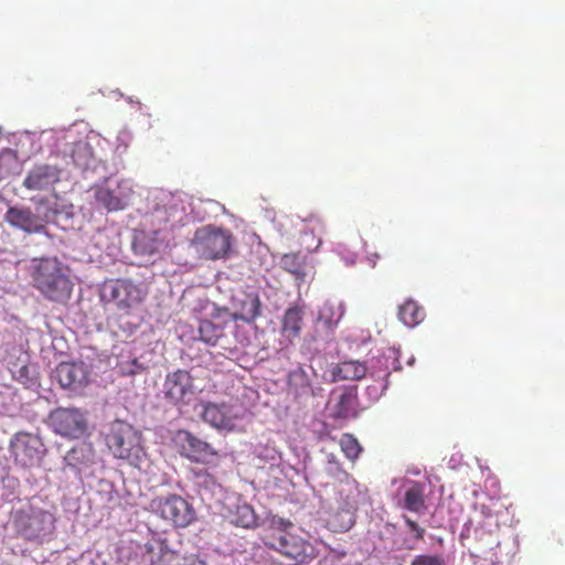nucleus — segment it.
Returning <instances> with one entry per match:
<instances>
[{"label": "nucleus", "mask_w": 565, "mask_h": 565, "mask_svg": "<svg viewBox=\"0 0 565 565\" xmlns=\"http://www.w3.org/2000/svg\"><path fill=\"white\" fill-rule=\"evenodd\" d=\"M166 214H167L166 210L157 209L152 216L156 217L159 221L160 220H164L166 222H168V218L164 217Z\"/></svg>", "instance_id": "obj_39"}, {"label": "nucleus", "mask_w": 565, "mask_h": 565, "mask_svg": "<svg viewBox=\"0 0 565 565\" xmlns=\"http://www.w3.org/2000/svg\"><path fill=\"white\" fill-rule=\"evenodd\" d=\"M49 418L54 431L64 437L79 438L86 430V419L76 408H57Z\"/></svg>", "instance_id": "obj_11"}, {"label": "nucleus", "mask_w": 565, "mask_h": 565, "mask_svg": "<svg viewBox=\"0 0 565 565\" xmlns=\"http://www.w3.org/2000/svg\"><path fill=\"white\" fill-rule=\"evenodd\" d=\"M411 565H445V561L440 555L420 554L413 558Z\"/></svg>", "instance_id": "obj_34"}, {"label": "nucleus", "mask_w": 565, "mask_h": 565, "mask_svg": "<svg viewBox=\"0 0 565 565\" xmlns=\"http://www.w3.org/2000/svg\"><path fill=\"white\" fill-rule=\"evenodd\" d=\"M54 379L64 388H77L88 382V371L83 362H61L54 370Z\"/></svg>", "instance_id": "obj_16"}, {"label": "nucleus", "mask_w": 565, "mask_h": 565, "mask_svg": "<svg viewBox=\"0 0 565 565\" xmlns=\"http://www.w3.org/2000/svg\"><path fill=\"white\" fill-rule=\"evenodd\" d=\"M371 375H372V377L377 376V379L380 380V390H381V393H383L387 388V385H388L390 372L384 371L382 374H376L375 372H372Z\"/></svg>", "instance_id": "obj_37"}, {"label": "nucleus", "mask_w": 565, "mask_h": 565, "mask_svg": "<svg viewBox=\"0 0 565 565\" xmlns=\"http://www.w3.org/2000/svg\"><path fill=\"white\" fill-rule=\"evenodd\" d=\"M355 511L334 502L331 508L327 524L333 532H347L355 523Z\"/></svg>", "instance_id": "obj_19"}, {"label": "nucleus", "mask_w": 565, "mask_h": 565, "mask_svg": "<svg viewBox=\"0 0 565 565\" xmlns=\"http://www.w3.org/2000/svg\"><path fill=\"white\" fill-rule=\"evenodd\" d=\"M403 520L407 529L414 534L416 541H423L425 536V529L422 527L417 522L413 521L407 515H403Z\"/></svg>", "instance_id": "obj_35"}, {"label": "nucleus", "mask_w": 565, "mask_h": 565, "mask_svg": "<svg viewBox=\"0 0 565 565\" xmlns=\"http://www.w3.org/2000/svg\"><path fill=\"white\" fill-rule=\"evenodd\" d=\"M223 337V328L212 320H201L199 324V338L206 344L215 345Z\"/></svg>", "instance_id": "obj_26"}, {"label": "nucleus", "mask_w": 565, "mask_h": 565, "mask_svg": "<svg viewBox=\"0 0 565 565\" xmlns=\"http://www.w3.org/2000/svg\"><path fill=\"white\" fill-rule=\"evenodd\" d=\"M10 372L12 374V377L18 382H20L24 385H29L32 383L30 367L26 364H22V365L14 364L10 369Z\"/></svg>", "instance_id": "obj_33"}, {"label": "nucleus", "mask_w": 565, "mask_h": 565, "mask_svg": "<svg viewBox=\"0 0 565 565\" xmlns=\"http://www.w3.org/2000/svg\"><path fill=\"white\" fill-rule=\"evenodd\" d=\"M341 318L342 312L340 310H335L333 305L327 302L319 310L318 321L323 323L327 329L332 330Z\"/></svg>", "instance_id": "obj_28"}, {"label": "nucleus", "mask_w": 565, "mask_h": 565, "mask_svg": "<svg viewBox=\"0 0 565 565\" xmlns=\"http://www.w3.org/2000/svg\"><path fill=\"white\" fill-rule=\"evenodd\" d=\"M105 441L115 458L135 467L140 465L145 455L142 435L132 425L125 420H114L105 435Z\"/></svg>", "instance_id": "obj_3"}, {"label": "nucleus", "mask_w": 565, "mask_h": 565, "mask_svg": "<svg viewBox=\"0 0 565 565\" xmlns=\"http://www.w3.org/2000/svg\"><path fill=\"white\" fill-rule=\"evenodd\" d=\"M280 266L297 278L305 276V260L298 253L285 254L280 259Z\"/></svg>", "instance_id": "obj_27"}, {"label": "nucleus", "mask_w": 565, "mask_h": 565, "mask_svg": "<svg viewBox=\"0 0 565 565\" xmlns=\"http://www.w3.org/2000/svg\"><path fill=\"white\" fill-rule=\"evenodd\" d=\"M61 181V169L51 164L34 166L23 180L30 191H47Z\"/></svg>", "instance_id": "obj_14"}, {"label": "nucleus", "mask_w": 565, "mask_h": 565, "mask_svg": "<svg viewBox=\"0 0 565 565\" xmlns=\"http://www.w3.org/2000/svg\"><path fill=\"white\" fill-rule=\"evenodd\" d=\"M153 234H154V239H153V244L150 246V248L148 250L149 254H153V253L158 252L160 246L163 243V238L159 237V235L161 234V230L153 231Z\"/></svg>", "instance_id": "obj_38"}, {"label": "nucleus", "mask_w": 565, "mask_h": 565, "mask_svg": "<svg viewBox=\"0 0 565 565\" xmlns=\"http://www.w3.org/2000/svg\"><path fill=\"white\" fill-rule=\"evenodd\" d=\"M10 452L15 465L24 469H31L41 463L46 448L40 436L18 431L10 440Z\"/></svg>", "instance_id": "obj_7"}, {"label": "nucleus", "mask_w": 565, "mask_h": 565, "mask_svg": "<svg viewBox=\"0 0 565 565\" xmlns=\"http://www.w3.org/2000/svg\"><path fill=\"white\" fill-rule=\"evenodd\" d=\"M4 221L29 234L42 233L45 230L43 218L29 207L10 206L4 215Z\"/></svg>", "instance_id": "obj_15"}, {"label": "nucleus", "mask_w": 565, "mask_h": 565, "mask_svg": "<svg viewBox=\"0 0 565 565\" xmlns=\"http://www.w3.org/2000/svg\"><path fill=\"white\" fill-rule=\"evenodd\" d=\"M425 316V309L413 299L405 300L398 309L399 320L409 328L418 326Z\"/></svg>", "instance_id": "obj_22"}, {"label": "nucleus", "mask_w": 565, "mask_h": 565, "mask_svg": "<svg viewBox=\"0 0 565 565\" xmlns=\"http://www.w3.org/2000/svg\"><path fill=\"white\" fill-rule=\"evenodd\" d=\"M341 475L334 502L356 512L364 499V493L353 477L345 471H342Z\"/></svg>", "instance_id": "obj_17"}, {"label": "nucleus", "mask_w": 565, "mask_h": 565, "mask_svg": "<svg viewBox=\"0 0 565 565\" xmlns=\"http://www.w3.org/2000/svg\"><path fill=\"white\" fill-rule=\"evenodd\" d=\"M335 418H351L358 415V394L354 388H345L337 397L333 406Z\"/></svg>", "instance_id": "obj_21"}, {"label": "nucleus", "mask_w": 565, "mask_h": 565, "mask_svg": "<svg viewBox=\"0 0 565 565\" xmlns=\"http://www.w3.org/2000/svg\"><path fill=\"white\" fill-rule=\"evenodd\" d=\"M96 200L108 211H118L124 207L121 200L109 189H99L96 192Z\"/></svg>", "instance_id": "obj_29"}, {"label": "nucleus", "mask_w": 565, "mask_h": 565, "mask_svg": "<svg viewBox=\"0 0 565 565\" xmlns=\"http://www.w3.org/2000/svg\"><path fill=\"white\" fill-rule=\"evenodd\" d=\"M367 373L365 364L359 361H344L337 365L333 376L341 381H359Z\"/></svg>", "instance_id": "obj_23"}, {"label": "nucleus", "mask_w": 565, "mask_h": 565, "mask_svg": "<svg viewBox=\"0 0 565 565\" xmlns=\"http://www.w3.org/2000/svg\"><path fill=\"white\" fill-rule=\"evenodd\" d=\"M303 322V311L300 307L288 308L281 319V334L289 342L300 337Z\"/></svg>", "instance_id": "obj_20"}, {"label": "nucleus", "mask_w": 565, "mask_h": 565, "mask_svg": "<svg viewBox=\"0 0 565 565\" xmlns=\"http://www.w3.org/2000/svg\"><path fill=\"white\" fill-rule=\"evenodd\" d=\"M192 473L193 480L199 487L211 488L216 484V478L206 469H194Z\"/></svg>", "instance_id": "obj_32"}, {"label": "nucleus", "mask_w": 565, "mask_h": 565, "mask_svg": "<svg viewBox=\"0 0 565 565\" xmlns=\"http://www.w3.org/2000/svg\"><path fill=\"white\" fill-rule=\"evenodd\" d=\"M402 508L415 513L425 510L424 486L422 483L413 482L412 486L406 489Z\"/></svg>", "instance_id": "obj_24"}, {"label": "nucleus", "mask_w": 565, "mask_h": 565, "mask_svg": "<svg viewBox=\"0 0 565 565\" xmlns=\"http://www.w3.org/2000/svg\"><path fill=\"white\" fill-rule=\"evenodd\" d=\"M258 518L248 503L237 504L231 513V523L244 529H252L257 525Z\"/></svg>", "instance_id": "obj_25"}, {"label": "nucleus", "mask_w": 565, "mask_h": 565, "mask_svg": "<svg viewBox=\"0 0 565 565\" xmlns=\"http://www.w3.org/2000/svg\"><path fill=\"white\" fill-rule=\"evenodd\" d=\"M162 392L170 404L178 407L188 405L195 394L193 377L185 370L170 372L166 375Z\"/></svg>", "instance_id": "obj_10"}, {"label": "nucleus", "mask_w": 565, "mask_h": 565, "mask_svg": "<svg viewBox=\"0 0 565 565\" xmlns=\"http://www.w3.org/2000/svg\"><path fill=\"white\" fill-rule=\"evenodd\" d=\"M175 441L180 455L193 462L204 465H216L218 452L206 441L198 438L188 430H179Z\"/></svg>", "instance_id": "obj_9"}, {"label": "nucleus", "mask_w": 565, "mask_h": 565, "mask_svg": "<svg viewBox=\"0 0 565 565\" xmlns=\"http://www.w3.org/2000/svg\"><path fill=\"white\" fill-rule=\"evenodd\" d=\"M340 446L345 456L351 460L356 459L362 450L358 439L351 434H343L341 436Z\"/></svg>", "instance_id": "obj_30"}, {"label": "nucleus", "mask_w": 565, "mask_h": 565, "mask_svg": "<svg viewBox=\"0 0 565 565\" xmlns=\"http://www.w3.org/2000/svg\"><path fill=\"white\" fill-rule=\"evenodd\" d=\"M151 511L175 527H186L195 520V511L190 503L178 494L154 498L150 503Z\"/></svg>", "instance_id": "obj_8"}, {"label": "nucleus", "mask_w": 565, "mask_h": 565, "mask_svg": "<svg viewBox=\"0 0 565 565\" xmlns=\"http://www.w3.org/2000/svg\"><path fill=\"white\" fill-rule=\"evenodd\" d=\"M11 522L18 537L42 544L55 531V516L47 510L28 505L11 513Z\"/></svg>", "instance_id": "obj_2"}, {"label": "nucleus", "mask_w": 565, "mask_h": 565, "mask_svg": "<svg viewBox=\"0 0 565 565\" xmlns=\"http://www.w3.org/2000/svg\"><path fill=\"white\" fill-rule=\"evenodd\" d=\"M376 362H377L379 364H383V359H381V358H380V359H377V360H376Z\"/></svg>", "instance_id": "obj_41"}, {"label": "nucleus", "mask_w": 565, "mask_h": 565, "mask_svg": "<svg viewBox=\"0 0 565 565\" xmlns=\"http://www.w3.org/2000/svg\"><path fill=\"white\" fill-rule=\"evenodd\" d=\"M121 370L124 374L134 375L142 372L145 369L136 359H134L128 365L122 366Z\"/></svg>", "instance_id": "obj_36"}, {"label": "nucleus", "mask_w": 565, "mask_h": 565, "mask_svg": "<svg viewBox=\"0 0 565 565\" xmlns=\"http://www.w3.org/2000/svg\"><path fill=\"white\" fill-rule=\"evenodd\" d=\"M276 548L284 556L297 563L307 562L313 550L310 543L292 534L280 535Z\"/></svg>", "instance_id": "obj_18"}, {"label": "nucleus", "mask_w": 565, "mask_h": 565, "mask_svg": "<svg viewBox=\"0 0 565 565\" xmlns=\"http://www.w3.org/2000/svg\"><path fill=\"white\" fill-rule=\"evenodd\" d=\"M182 561L184 557L169 548L166 540L154 537L145 544V565H181Z\"/></svg>", "instance_id": "obj_13"}, {"label": "nucleus", "mask_w": 565, "mask_h": 565, "mask_svg": "<svg viewBox=\"0 0 565 565\" xmlns=\"http://www.w3.org/2000/svg\"><path fill=\"white\" fill-rule=\"evenodd\" d=\"M148 287L130 278L105 280L99 289L100 301L114 302L117 310L130 315L135 308L142 305L148 296Z\"/></svg>", "instance_id": "obj_4"}, {"label": "nucleus", "mask_w": 565, "mask_h": 565, "mask_svg": "<svg viewBox=\"0 0 565 565\" xmlns=\"http://www.w3.org/2000/svg\"><path fill=\"white\" fill-rule=\"evenodd\" d=\"M234 242L228 228L209 224L195 230L191 247L201 259L218 260L228 257Z\"/></svg>", "instance_id": "obj_5"}, {"label": "nucleus", "mask_w": 565, "mask_h": 565, "mask_svg": "<svg viewBox=\"0 0 565 565\" xmlns=\"http://www.w3.org/2000/svg\"><path fill=\"white\" fill-rule=\"evenodd\" d=\"M31 284L47 301L65 305L72 297L74 282L70 268L57 257L31 259L28 267Z\"/></svg>", "instance_id": "obj_1"}, {"label": "nucleus", "mask_w": 565, "mask_h": 565, "mask_svg": "<svg viewBox=\"0 0 565 565\" xmlns=\"http://www.w3.org/2000/svg\"><path fill=\"white\" fill-rule=\"evenodd\" d=\"M399 550H413L414 545L409 544V540L405 539L403 540L402 544L398 546Z\"/></svg>", "instance_id": "obj_40"}, {"label": "nucleus", "mask_w": 565, "mask_h": 565, "mask_svg": "<svg viewBox=\"0 0 565 565\" xmlns=\"http://www.w3.org/2000/svg\"><path fill=\"white\" fill-rule=\"evenodd\" d=\"M72 158L76 166L81 168L88 167L92 159L90 148L86 143L77 145L73 150Z\"/></svg>", "instance_id": "obj_31"}, {"label": "nucleus", "mask_w": 565, "mask_h": 565, "mask_svg": "<svg viewBox=\"0 0 565 565\" xmlns=\"http://www.w3.org/2000/svg\"><path fill=\"white\" fill-rule=\"evenodd\" d=\"M231 317L234 321L242 320L253 323L262 315V301L256 291H238L232 297Z\"/></svg>", "instance_id": "obj_12"}, {"label": "nucleus", "mask_w": 565, "mask_h": 565, "mask_svg": "<svg viewBox=\"0 0 565 565\" xmlns=\"http://www.w3.org/2000/svg\"><path fill=\"white\" fill-rule=\"evenodd\" d=\"M201 408V419L209 426L220 431H233L236 428L237 422L244 417L245 409L234 401H201L199 403Z\"/></svg>", "instance_id": "obj_6"}]
</instances>
